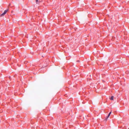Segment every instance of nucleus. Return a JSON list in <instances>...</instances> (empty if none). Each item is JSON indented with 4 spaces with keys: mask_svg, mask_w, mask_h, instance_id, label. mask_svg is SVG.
I'll list each match as a JSON object with an SVG mask.
<instances>
[{
    "mask_svg": "<svg viewBox=\"0 0 129 129\" xmlns=\"http://www.w3.org/2000/svg\"><path fill=\"white\" fill-rule=\"evenodd\" d=\"M111 112H110L109 113V114L108 115V116H107V118L106 119V120H107V118H108L109 117V116H110V114H111Z\"/></svg>",
    "mask_w": 129,
    "mask_h": 129,
    "instance_id": "f257e3e1",
    "label": "nucleus"
},
{
    "mask_svg": "<svg viewBox=\"0 0 129 129\" xmlns=\"http://www.w3.org/2000/svg\"><path fill=\"white\" fill-rule=\"evenodd\" d=\"M36 0V3L37 4H38L39 2V1L38 0Z\"/></svg>",
    "mask_w": 129,
    "mask_h": 129,
    "instance_id": "f03ea898",
    "label": "nucleus"
},
{
    "mask_svg": "<svg viewBox=\"0 0 129 129\" xmlns=\"http://www.w3.org/2000/svg\"><path fill=\"white\" fill-rule=\"evenodd\" d=\"M8 11V10H5L4 11V13L5 14Z\"/></svg>",
    "mask_w": 129,
    "mask_h": 129,
    "instance_id": "7ed1b4c3",
    "label": "nucleus"
},
{
    "mask_svg": "<svg viewBox=\"0 0 129 129\" xmlns=\"http://www.w3.org/2000/svg\"><path fill=\"white\" fill-rule=\"evenodd\" d=\"M5 14L3 13L2 14L0 15L1 16H3Z\"/></svg>",
    "mask_w": 129,
    "mask_h": 129,
    "instance_id": "20e7f679",
    "label": "nucleus"
},
{
    "mask_svg": "<svg viewBox=\"0 0 129 129\" xmlns=\"http://www.w3.org/2000/svg\"><path fill=\"white\" fill-rule=\"evenodd\" d=\"M113 98L114 96H112L111 98L110 99L111 100H113Z\"/></svg>",
    "mask_w": 129,
    "mask_h": 129,
    "instance_id": "39448f33",
    "label": "nucleus"
}]
</instances>
